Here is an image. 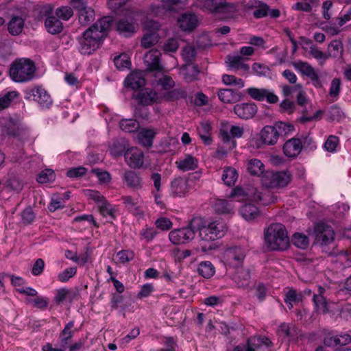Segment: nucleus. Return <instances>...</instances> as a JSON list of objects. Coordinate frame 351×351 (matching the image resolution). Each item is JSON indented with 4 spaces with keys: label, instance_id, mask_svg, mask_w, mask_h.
Segmentation results:
<instances>
[{
    "label": "nucleus",
    "instance_id": "17",
    "mask_svg": "<svg viewBox=\"0 0 351 351\" xmlns=\"http://www.w3.org/2000/svg\"><path fill=\"white\" fill-rule=\"evenodd\" d=\"M199 236L202 240V241L208 242V245H204L201 243V250L203 252H207L210 250H214L215 248V244L213 241L217 240L214 232L212 230V228H210V223L206 225L203 229L201 230Z\"/></svg>",
    "mask_w": 351,
    "mask_h": 351
},
{
    "label": "nucleus",
    "instance_id": "7",
    "mask_svg": "<svg viewBox=\"0 0 351 351\" xmlns=\"http://www.w3.org/2000/svg\"><path fill=\"white\" fill-rule=\"evenodd\" d=\"M315 242L324 247L331 244L335 237L332 228L324 223H319L315 227Z\"/></svg>",
    "mask_w": 351,
    "mask_h": 351
},
{
    "label": "nucleus",
    "instance_id": "12",
    "mask_svg": "<svg viewBox=\"0 0 351 351\" xmlns=\"http://www.w3.org/2000/svg\"><path fill=\"white\" fill-rule=\"evenodd\" d=\"M195 238L194 232L187 226L171 230L169 234L170 241L174 245L184 244L190 242Z\"/></svg>",
    "mask_w": 351,
    "mask_h": 351
},
{
    "label": "nucleus",
    "instance_id": "8",
    "mask_svg": "<svg viewBox=\"0 0 351 351\" xmlns=\"http://www.w3.org/2000/svg\"><path fill=\"white\" fill-rule=\"evenodd\" d=\"M45 16V26L47 31L52 34L56 35L61 33L63 30V24L61 21L53 14V9L51 6L48 5L44 8Z\"/></svg>",
    "mask_w": 351,
    "mask_h": 351
},
{
    "label": "nucleus",
    "instance_id": "63",
    "mask_svg": "<svg viewBox=\"0 0 351 351\" xmlns=\"http://www.w3.org/2000/svg\"><path fill=\"white\" fill-rule=\"evenodd\" d=\"M303 295L302 293H298L297 291L293 289H289L285 293V298L284 299L286 304L291 302H299L302 300Z\"/></svg>",
    "mask_w": 351,
    "mask_h": 351
},
{
    "label": "nucleus",
    "instance_id": "42",
    "mask_svg": "<svg viewBox=\"0 0 351 351\" xmlns=\"http://www.w3.org/2000/svg\"><path fill=\"white\" fill-rule=\"evenodd\" d=\"M274 125L278 133L279 138L286 136L295 130L294 125L291 123L276 121Z\"/></svg>",
    "mask_w": 351,
    "mask_h": 351
},
{
    "label": "nucleus",
    "instance_id": "55",
    "mask_svg": "<svg viewBox=\"0 0 351 351\" xmlns=\"http://www.w3.org/2000/svg\"><path fill=\"white\" fill-rule=\"evenodd\" d=\"M245 91L252 99L258 101H263L265 99V93H267V89L255 87L248 88Z\"/></svg>",
    "mask_w": 351,
    "mask_h": 351
},
{
    "label": "nucleus",
    "instance_id": "50",
    "mask_svg": "<svg viewBox=\"0 0 351 351\" xmlns=\"http://www.w3.org/2000/svg\"><path fill=\"white\" fill-rule=\"evenodd\" d=\"M55 179L56 173L51 169H45L42 171L36 178L37 182L41 184L52 182Z\"/></svg>",
    "mask_w": 351,
    "mask_h": 351
},
{
    "label": "nucleus",
    "instance_id": "25",
    "mask_svg": "<svg viewBox=\"0 0 351 351\" xmlns=\"http://www.w3.org/2000/svg\"><path fill=\"white\" fill-rule=\"evenodd\" d=\"M8 31L13 36L20 35L25 26V19L19 16L12 15L7 24Z\"/></svg>",
    "mask_w": 351,
    "mask_h": 351
},
{
    "label": "nucleus",
    "instance_id": "27",
    "mask_svg": "<svg viewBox=\"0 0 351 351\" xmlns=\"http://www.w3.org/2000/svg\"><path fill=\"white\" fill-rule=\"evenodd\" d=\"M2 131L8 136L14 138L19 137L21 133V129L17 121L12 118L5 119L1 123Z\"/></svg>",
    "mask_w": 351,
    "mask_h": 351
},
{
    "label": "nucleus",
    "instance_id": "19",
    "mask_svg": "<svg viewBox=\"0 0 351 351\" xmlns=\"http://www.w3.org/2000/svg\"><path fill=\"white\" fill-rule=\"evenodd\" d=\"M257 109V106L254 103H243L235 105L234 112L239 118L249 119L256 114Z\"/></svg>",
    "mask_w": 351,
    "mask_h": 351
},
{
    "label": "nucleus",
    "instance_id": "21",
    "mask_svg": "<svg viewBox=\"0 0 351 351\" xmlns=\"http://www.w3.org/2000/svg\"><path fill=\"white\" fill-rule=\"evenodd\" d=\"M279 139L278 133L274 125H265L260 132V140L263 144L274 145Z\"/></svg>",
    "mask_w": 351,
    "mask_h": 351
},
{
    "label": "nucleus",
    "instance_id": "22",
    "mask_svg": "<svg viewBox=\"0 0 351 351\" xmlns=\"http://www.w3.org/2000/svg\"><path fill=\"white\" fill-rule=\"evenodd\" d=\"M351 342V336L349 334L335 335L332 332L327 333L324 338V343L328 347H335L338 345L346 346Z\"/></svg>",
    "mask_w": 351,
    "mask_h": 351
},
{
    "label": "nucleus",
    "instance_id": "33",
    "mask_svg": "<svg viewBox=\"0 0 351 351\" xmlns=\"http://www.w3.org/2000/svg\"><path fill=\"white\" fill-rule=\"evenodd\" d=\"M128 141L125 138L116 139L110 147V154L115 157L120 156L123 154H125V151L128 149Z\"/></svg>",
    "mask_w": 351,
    "mask_h": 351
},
{
    "label": "nucleus",
    "instance_id": "3",
    "mask_svg": "<svg viewBox=\"0 0 351 351\" xmlns=\"http://www.w3.org/2000/svg\"><path fill=\"white\" fill-rule=\"evenodd\" d=\"M265 243L270 250L283 251L289 245V239L285 226L274 223L264 230Z\"/></svg>",
    "mask_w": 351,
    "mask_h": 351
},
{
    "label": "nucleus",
    "instance_id": "45",
    "mask_svg": "<svg viewBox=\"0 0 351 351\" xmlns=\"http://www.w3.org/2000/svg\"><path fill=\"white\" fill-rule=\"evenodd\" d=\"M71 340V339H69L68 337L59 336V348H53L51 343H47L43 346L42 350L43 351H65L67 348H69V345Z\"/></svg>",
    "mask_w": 351,
    "mask_h": 351
},
{
    "label": "nucleus",
    "instance_id": "2",
    "mask_svg": "<svg viewBox=\"0 0 351 351\" xmlns=\"http://www.w3.org/2000/svg\"><path fill=\"white\" fill-rule=\"evenodd\" d=\"M112 22L111 16H104L88 27L79 38L80 53L90 55L97 49L107 36Z\"/></svg>",
    "mask_w": 351,
    "mask_h": 351
},
{
    "label": "nucleus",
    "instance_id": "47",
    "mask_svg": "<svg viewBox=\"0 0 351 351\" xmlns=\"http://www.w3.org/2000/svg\"><path fill=\"white\" fill-rule=\"evenodd\" d=\"M160 39L158 34L152 32L145 34L141 39V46L145 49H148L156 44Z\"/></svg>",
    "mask_w": 351,
    "mask_h": 351
},
{
    "label": "nucleus",
    "instance_id": "36",
    "mask_svg": "<svg viewBox=\"0 0 351 351\" xmlns=\"http://www.w3.org/2000/svg\"><path fill=\"white\" fill-rule=\"evenodd\" d=\"M226 63L228 66L234 69H241L244 71H248L250 67L248 64L243 62V58L241 56H230L226 57Z\"/></svg>",
    "mask_w": 351,
    "mask_h": 351
},
{
    "label": "nucleus",
    "instance_id": "44",
    "mask_svg": "<svg viewBox=\"0 0 351 351\" xmlns=\"http://www.w3.org/2000/svg\"><path fill=\"white\" fill-rule=\"evenodd\" d=\"M78 18L80 23L86 26L95 19V11L90 7L78 13Z\"/></svg>",
    "mask_w": 351,
    "mask_h": 351
},
{
    "label": "nucleus",
    "instance_id": "37",
    "mask_svg": "<svg viewBox=\"0 0 351 351\" xmlns=\"http://www.w3.org/2000/svg\"><path fill=\"white\" fill-rule=\"evenodd\" d=\"M247 171L252 176H259L265 173V166L258 159L254 158L248 161L247 165Z\"/></svg>",
    "mask_w": 351,
    "mask_h": 351
},
{
    "label": "nucleus",
    "instance_id": "23",
    "mask_svg": "<svg viewBox=\"0 0 351 351\" xmlns=\"http://www.w3.org/2000/svg\"><path fill=\"white\" fill-rule=\"evenodd\" d=\"M219 100L224 104H235L243 97V94L231 88H221L217 91Z\"/></svg>",
    "mask_w": 351,
    "mask_h": 351
},
{
    "label": "nucleus",
    "instance_id": "5",
    "mask_svg": "<svg viewBox=\"0 0 351 351\" xmlns=\"http://www.w3.org/2000/svg\"><path fill=\"white\" fill-rule=\"evenodd\" d=\"M24 98L26 100L36 101L43 109H49L53 105L50 95L41 86L27 88L24 90Z\"/></svg>",
    "mask_w": 351,
    "mask_h": 351
},
{
    "label": "nucleus",
    "instance_id": "6",
    "mask_svg": "<svg viewBox=\"0 0 351 351\" xmlns=\"http://www.w3.org/2000/svg\"><path fill=\"white\" fill-rule=\"evenodd\" d=\"M229 198H234L238 202H243L247 199H253L258 200L264 205H267L275 202V199L269 193H259L255 194V196L251 197L250 195L245 191L241 186H236L232 190L231 193L228 195Z\"/></svg>",
    "mask_w": 351,
    "mask_h": 351
},
{
    "label": "nucleus",
    "instance_id": "24",
    "mask_svg": "<svg viewBox=\"0 0 351 351\" xmlns=\"http://www.w3.org/2000/svg\"><path fill=\"white\" fill-rule=\"evenodd\" d=\"M136 25L132 19L123 18L117 23V29L119 34L130 37L136 32Z\"/></svg>",
    "mask_w": 351,
    "mask_h": 351
},
{
    "label": "nucleus",
    "instance_id": "20",
    "mask_svg": "<svg viewBox=\"0 0 351 351\" xmlns=\"http://www.w3.org/2000/svg\"><path fill=\"white\" fill-rule=\"evenodd\" d=\"M282 149L286 156L296 158L302 152V142L299 138H291L284 143Z\"/></svg>",
    "mask_w": 351,
    "mask_h": 351
},
{
    "label": "nucleus",
    "instance_id": "43",
    "mask_svg": "<svg viewBox=\"0 0 351 351\" xmlns=\"http://www.w3.org/2000/svg\"><path fill=\"white\" fill-rule=\"evenodd\" d=\"M291 242L296 247L302 250L307 249L309 245L308 236L300 232H296L293 234Z\"/></svg>",
    "mask_w": 351,
    "mask_h": 351
},
{
    "label": "nucleus",
    "instance_id": "29",
    "mask_svg": "<svg viewBox=\"0 0 351 351\" xmlns=\"http://www.w3.org/2000/svg\"><path fill=\"white\" fill-rule=\"evenodd\" d=\"M250 271L249 269H239L234 276V280L239 287L250 288Z\"/></svg>",
    "mask_w": 351,
    "mask_h": 351
},
{
    "label": "nucleus",
    "instance_id": "64",
    "mask_svg": "<svg viewBox=\"0 0 351 351\" xmlns=\"http://www.w3.org/2000/svg\"><path fill=\"white\" fill-rule=\"evenodd\" d=\"M147 106L137 104L134 110L135 117L143 120H148L149 118V110Z\"/></svg>",
    "mask_w": 351,
    "mask_h": 351
},
{
    "label": "nucleus",
    "instance_id": "31",
    "mask_svg": "<svg viewBox=\"0 0 351 351\" xmlns=\"http://www.w3.org/2000/svg\"><path fill=\"white\" fill-rule=\"evenodd\" d=\"M165 99L169 101H173L180 99H184L186 102H192L193 96L189 95L184 88H174L165 95Z\"/></svg>",
    "mask_w": 351,
    "mask_h": 351
},
{
    "label": "nucleus",
    "instance_id": "16",
    "mask_svg": "<svg viewBox=\"0 0 351 351\" xmlns=\"http://www.w3.org/2000/svg\"><path fill=\"white\" fill-rule=\"evenodd\" d=\"M161 53L159 51L152 49L147 52L144 57V62L149 71H161L162 66L160 63Z\"/></svg>",
    "mask_w": 351,
    "mask_h": 351
},
{
    "label": "nucleus",
    "instance_id": "39",
    "mask_svg": "<svg viewBox=\"0 0 351 351\" xmlns=\"http://www.w3.org/2000/svg\"><path fill=\"white\" fill-rule=\"evenodd\" d=\"M119 127L123 131L132 133L139 130L140 123L135 119H123L119 122Z\"/></svg>",
    "mask_w": 351,
    "mask_h": 351
},
{
    "label": "nucleus",
    "instance_id": "58",
    "mask_svg": "<svg viewBox=\"0 0 351 351\" xmlns=\"http://www.w3.org/2000/svg\"><path fill=\"white\" fill-rule=\"evenodd\" d=\"M291 181V174L285 171L276 172V188L286 186Z\"/></svg>",
    "mask_w": 351,
    "mask_h": 351
},
{
    "label": "nucleus",
    "instance_id": "52",
    "mask_svg": "<svg viewBox=\"0 0 351 351\" xmlns=\"http://www.w3.org/2000/svg\"><path fill=\"white\" fill-rule=\"evenodd\" d=\"M21 223L24 226L32 224L36 219V213L31 206L25 208L21 213Z\"/></svg>",
    "mask_w": 351,
    "mask_h": 351
},
{
    "label": "nucleus",
    "instance_id": "26",
    "mask_svg": "<svg viewBox=\"0 0 351 351\" xmlns=\"http://www.w3.org/2000/svg\"><path fill=\"white\" fill-rule=\"evenodd\" d=\"M125 86L136 90L142 88L145 84V80L140 72H132L124 80Z\"/></svg>",
    "mask_w": 351,
    "mask_h": 351
},
{
    "label": "nucleus",
    "instance_id": "54",
    "mask_svg": "<svg viewBox=\"0 0 351 351\" xmlns=\"http://www.w3.org/2000/svg\"><path fill=\"white\" fill-rule=\"evenodd\" d=\"M212 230L217 239L223 237L227 231L226 224L219 221H215L209 223Z\"/></svg>",
    "mask_w": 351,
    "mask_h": 351
},
{
    "label": "nucleus",
    "instance_id": "13",
    "mask_svg": "<svg viewBox=\"0 0 351 351\" xmlns=\"http://www.w3.org/2000/svg\"><path fill=\"white\" fill-rule=\"evenodd\" d=\"M132 97L137 101V104L150 106L157 101L158 93L152 88H146L133 94Z\"/></svg>",
    "mask_w": 351,
    "mask_h": 351
},
{
    "label": "nucleus",
    "instance_id": "11",
    "mask_svg": "<svg viewBox=\"0 0 351 351\" xmlns=\"http://www.w3.org/2000/svg\"><path fill=\"white\" fill-rule=\"evenodd\" d=\"M245 256V250L239 246L230 247L225 252L227 264L233 267L241 266Z\"/></svg>",
    "mask_w": 351,
    "mask_h": 351
},
{
    "label": "nucleus",
    "instance_id": "41",
    "mask_svg": "<svg viewBox=\"0 0 351 351\" xmlns=\"http://www.w3.org/2000/svg\"><path fill=\"white\" fill-rule=\"evenodd\" d=\"M197 271L200 276L208 279L215 274V267L210 261H202L198 265Z\"/></svg>",
    "mask_w": 351,
    "mask_h": 351
},
{
    "label": "nucleus",
    "instance_id": "28",
    "mask_svg": "<svg viewBox=\"0 0 351 351\" xmlns=\"http://www.w3.org/2000/svg\"><path fill=\"white\" fill-rule=\"evenodd\" d=\"M198 160L191 154H186L184 158L176 161L178 169L182 171H193L198 167Z\"/></svg>",
    "mask_w": 351,
    "mask_h": 351
},
{
    "label": "nucleus",
    "instance_id": "49",
    "mask_svg": "<svg viewBox=\"0 0 351 351\" xmlns=\"http://www.w3.org/2000/svg\"><path fill=\"white\" fill-rule=\"evenodd\" d=\"M328 58L332 56L337 58L340 56L343 51V44L339 40H332L328 45Z\"/></svg>",
    "mask_w": 351,
    "mask_h": 351
},
{
    "label": "nucleus",
    "instance_id": "51",
    "mask_svg": "<svg viewBox=\"0 0 351 351\" xmlns=\"http://www.w3.org/2000/svg\"><path fill=\"white\" fill-rule=\"evenodd\" d=\"M19 96V93L14 90L6 93L0 97V111L8 108L12 101Z\"/></svg>",
    "mask_w": 351,
    "mask_h": 351
},
{
    "label": "nucleus",
    "instance_id": "30",
    "mask_svg": "<svg viewBox=\"0 0 351 351\" xmlns=\"http://www.w3.org/2000/svg\"><path fill=\"white\" fill-rule=\"evenodd\" d=\"M156 134V132L152 129L143 128L137 135L138 143L143 147H150Z\"/></svg>",
    "mask_w": 351,
    "mask_h": 351
},
{
    "label": "nucleus",
    "instance_id": "4",
    "mask_svg": "<svg viewBox=\"0 0 351 351\" xmlns=\"http://www.w3.org/2000/svg\"><path fill=\"white\" fill-rule=\"evenodd\" d=\"M36 65L29 58H17L12 62L9 69L10 78L15 82L24 83L34 79Z\"/></svg>",
    "mask_w": 351,
    "mask_h": 351
},
{
    "label": "nucleus",
    "instance_id": "18",
    "mask_svg": "<svg viewBox=\"0 0 351 351\" xmlns=\"http://www.w3.org/2000/svg\"><path fill=\"white\" fill-rule=\"evenodd\" d=\"M122 179L126 186L133 190H138L143 187V179L139 173L132 170H126L123 176Z\"/></svg>",
    "mask_w": 351,
    "mask_h": 351
},
{
    "label": "nucleus",
    "instance_id": "9",
    "mask_svg": "<svg viewBox=\"0 0 351 351\" xmlns=\"http://www.w3.org/2000/svg\"><path fill=\"white\" fill-rule=\"evenodd\" d=\"M193 182L190 176L178 177L171 182V191L174 196L184 197L191 188V182Z\"/></svg>",
    "mask_w": 351,
    "mask_h": 351
},
{
    "label": "nucleus",
    "instance_id": "14",
    "mask_svg": "<svg viewBox=\"0 0 351 351\" xmlns=\"http://www.w3.org/2000/svg\"><path fill=\"white\" fill-rule=\"evenodd\" d=\"M273 346L272 341L266 337L252 336L246 340L245 351H258L262 348H269Z\"/></svg>",
    "mask_w": 351,
    "mask_h": 351
},
{
    "label": "nucleus",
    "instance_id": "62",
    "mask_svg": "<svg viewBox=\"0 0 351 351\" xmlns=\"http://www.w3.org/2000/svg\"><path fill=\"white\" fill-rule=\"evenodd\" d=\"M328 116L331 121H339L344 118V113L340 107L333 105L329 108Z\"/></svg>",
    "mask_w": 351,
    "mask_h": 351
},
{
    "label": "nucleus",
    "instance_id": "34",
    "mask_svg": "<svg viewBox=\"0 0 351 351\" xmlns=\"http://www.w3.org/2000/svg\"><path fill=\"white\" fill-rule=\"evenodd\" d=\"M295 66L303 75L308 77L313 82H319L318 74L308 63L299 61Z\"/></svg>",
    "mask_w": 351,
    "mask_h": 351
},
{
    "label": "nucleus",
    "instance_id": "57",
    "mask_svg": "<svg viewBox=\"0 0 351 351\" xmlns=\"http://www.w3.org/2000/svg\"><path fill=\"white\" fill-rule=\"evenodd\" d=\"M276 172L265 171L261 178L262 184L267 188H276Z\"/></svg>",
    "mask_w": 351,
    "mask_h": 351
},
{
    "label": "nucleus",
    "instance_id": "46",
    "mask_svg": "<svg viewBox=\"0 0 351 351\" xmlns=\"http://www.w3.org/2000/svg\"><path fill=\"white\" fill-rule=\"evenodd\" d=\"M216 213L220 214H229L233 210L232 205L226 199H217L214 204Z\"/></svg>",
    "mask_w": 351,
    "mask_h": 351
},
{
    "label": "nucleus",
    "instance_id": "35",
    "mask_svg": "<svg viewBox=\"0 0 351 351\" xmlns=\"http://www.w3.org/2000/svg\"><path fill=\"white\" fill-rule=\"evenodd\" d=\"M240 214L247 221H251L260 215L258 208L252 204H245L240 208Z\"/></svg>",
    "mask_w": 351,
    "mask_h": 351
},
{
    "label": "nucleus",
    "instance_id": "1",
    "mask_svg": "<svg viewBox=\"0 0 351 351\" xmlns=\"http://www.w3.org/2000/svg\"><path fill=\"white\" fill-rule=\"evenodd\" d=\"M112 22L111 16H104L88 27L79 38L80 53L90 55L97 49L107 36Z\"/></svg>",
    "mask_w": 351,
    "mask_h": 351
},
{
    "label": "nucleus",
    "instance_id": "32",
    "mask_svg": "<svg viewBox=\"0 0 351 351\" xmlns=\"http://www.w3.org/2000/svg\"><path fill=\"white\" fill-rule=\"evenodd\" d=\"M180 27L184 31H192L197 26V18L195 14H184L178 20Z\"/></svg>",
    "mask_w": 351,
    "mask_h": 351
},
{
    "label": "nucleus",
    "instance_id": "40",
    "mask_svg": "<svg viewBox=\"0 0 351 351\" xmlns=\"http://www.w3.org/2000/svg\"><path fill=\"white\" fill-rule=\"evenodd\" d=\"M183 69L185 71L184 78L186 82H191L197 80V77L199 73V67L197 64L191 63L186 64V65L183 66Z\"/></svg>",
    "mask_w": 351,
    "mask_h": 351
},
{
    "label": "nucleus",
    "instance_id": "60",
    "mask_svg": "<svg viewBox=\"0 0 351 351\" xmlns=\"http://www.w3.org/2000/svg\"><path fill=\"white\" fill-rule=\"evenodd\" d=\"M55 15L60 20L68 21L73 15V11L69 6H61L56 10Z\"/></svg>",
    "mask_w": 351,
    "mask_h": 351
},
{
    "label": "nucleus",
    "instance_id": "48",
    "mask_svg": "<svg viewBox=\"0 0 351 351\" xmlns=\"http://www.w3.org/2000/svg\"><path fill=\"white\" fill-rule=\"evenodd\" d=\"M114 63L119 70L129 69L131 66L130 58L125 53H123L119 56H115L114 58Z\"/></svg>",
    "mask_w": 351,
    "mask_h": 351
},
{
    "label": "nucleus",
    "instance_id": "15",
    "mask_svg": "<svg viewBox=\"0 0 351 351\" xmlns=\"http://www.w3.org/2000/svg\"><path fill=\"white\" fill-rule=\"evenodd\" d=\"M207 9L213 12H219L227 14L228 16H232L235 13L239 11L238 4L228 3L222 0L213 3V4L206 6Z\"/></svg>",
    "mask_w": 351,
    "mask_h": 351
},
{
    "label": "nucleus",
    "instance_id": "61",
    "mask_svg": "<svg viewBox=\"0 0 351 351\" xmlns=\"http://www.w3.org/2000/svg\"><path fill=\"white\" fill-rule=\"evenodd\" d=\"M206 226L205 221L203 218L200 217H193L190 221L189 223L187 226V228L192 230L195 234H196V232H199V234L200 233V231L204 226Z\"/></svg>",
    "mask_w": 351,
    "mask_h": 351
},
{
    "label": "nucleus",
    "instance_id": "10",
    "mask_svg": "<svg viewBox=\"0 0 351 351\" xmlns=\"http://www.w3.org/2000/svg\"><path fill=\"white\" fill-rule=\"evenodd\" d=\"M126 164L132 169H141L144 164V154L138 148H128L124 154Z\"/></svg>",
    "mask_w": 351,
    "mask_h": 351
},
{
    "label": "nucleus",
    "instance_id": "53",
    "mask_svg": "<svg viewBox=\"0 0 351 351\" xmlns=\"http://www.w3.org/2000/svg\"><path fill=\"white\" fill-rule=\"evenodd\" d=\"M293 330H295V327L293 326L283 322L278 326L277 335L282 338H291L293 337Z\"/></svg>",
    "mask_w": 351,
    "mask_h": 351
},
{
    "label": "nucleus",
    "instance_id": "59",
    "mask_svg": "<svg viewBox=\"0 0 351 351\" xmlns=\"http://www.w3.org/2000/svg\"><path fill=\"white\" fill-rule=\"evenodd\" d=\"M313 301L317 311L326 314L328 312V304L324 295H313Z\"/></svg>",
    "mask_w": 351,
    "mask_h": 351
},
{
    "label": "nucleus",
    "instance_id": "56",
    "mask_svg": "<svg viewBox=\"0 0 351 351\" xmlns=\"http://www.w3.org/2000/svg\"><path fill=\"white\" fill-rule=\"evenodd\" d=\"M222 82L228 86H236L239 88H243L245 86V82L241 78H238L234 75L224 74L222 75Z\"/></svg>",
    "mask_w": 351,
    "mask_h": 351
},
{
    "label": "nucleus",
    "instance_id": "38",
    "mask_svg": "<svg viewBox=\"0 0 351 351\" xmlns=\"http://www.w3.org/2000/svg\"><path fill=\"white\" fill-rule=\"evenodd\" d=\"M237 178L238 173L234 168L226 167L223 169L221 179L226 185L229 186L234 185Z\"/></svg>",
    "mask_w": 351,
    "mask_h": 351
}]
</instances>
